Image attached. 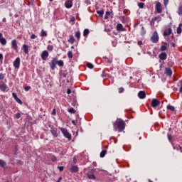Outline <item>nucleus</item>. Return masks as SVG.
Segmentation results:
<instances>
[{
    "label": "nucleus",
    "mask_w": 182,
    "mask_h": 182,
    "mask_svg": "<svg viewBox=\"0 0 182 182\" xmlns=\"http://www.w3.org/2000/svg\"><path fill=\"white\" fill-rule=\"evenodd\" d=\"M178 15H182V6H180L178 8Z\"/></svg>",
    "instance_id": "f704fd0d"
},
{
    "label": "nucleus",
    "mask_w": 182,
    "mask_h": 182,
    "mask_svg": "<svg viewBox=\"0 0 182 182\" xmlns=\"http://www.w3.org/2000/svg\"><path fill=\"white\" fill-rule=\"evenodd\" d=\"M164 73L167 76H171V75H173V71L171 70V68H166Z\"/></svg>",
    "instance_id": "ddd939ff"
},
{
    "label": "nucleus",
    "mask_w": 182,
    "mask_h": 182,
    "mask_svg": "<svg viewBox=\"0 0 182 182\" xmlns=\"http://www.w3.org/2000/svg\"><path fill=\"white\" fill-rule=\"evenodd\" d=\"M60 76H62V77H66V76H68V73H64V72H61L60 73Z\"/></svg>",
    "instance_id": "c03bdc74"
},
{
    "label": "nucleus",
    "mask_w": 182,
    "mask_h": 182,
    "mask_svg": "<svg viewBox=\"0 0 182 182\" xmlns=\"http://www.w3.org/2000/svg\"><path fill=\"white\" fill-rule=\"evenodd\" d=\"M67 93L68 95H70V93H72V90H70V89H68Z\"/></svg>",
    "instance_id": "e2e57ef3"
},
{
    "label": "nucleus",
    "mask_w": 182,
    "mask_h": 182,
    "mask_svg": "<svg viewBox=\"0 0 182 182\" xmlns=\"http://www.w3.org/2000/svg\"><path fill=\"white\" fill-rule=\"evenodd\" d=\"M110 11H106L105 16V19H107L110 15Z\"/></svg>",
    "instance_id": "37998d69"
},
{
    "label": "nucleus",
    "mask_w": 182,
    "mask_h": 182,
    "mask_svg": "<svg viewBox=\"0 0 182 182\" xmlns=\"http://www.w3.org/2000/svg\"><path fill=\"white\" fill-rule=\"evenodd\" d=\"M159 58L161 60H166V59H167V53H161L159 55Z\"/></svg>",
    "instance_id": "f8f14e48"
},
{
    "label": "nucleus",
    "mask_w": 182,
    "mask_h": 182,
    "mask_svg": "<svg viewBox=\"0 0 182 182\" xmlns=\"http://www.w3.org/2000/svg\"><path fill=\"white\" fill-rule=\"evenodd\" d=\"M168 1L169 0H164L165 6H167V5H168Z\"/></svg>",
    "instance_id": "864d4df0"
},
{
    "label": "nucleus",
    "mask_w": 182,
    "mask_h": 182,
    "mask_svg": "<svg viewBox=\"0 0 182 182\" xmlns=\"http://www.w3.org/2000/svg\"><path fill=\"white\" fill-rule=\"evenodd\" d=\"M50 132H51V134H53V136L54 137H58V136H59V134H58V129H56L55 127L50 128Z\"/></svg>",
    "instance_id": "1a4fd4ad"
},
{
    "label": "nucleus",
    "mask_w": 182,
    "mask_h": 182,
    "mask_svg": "<svg viewBox=\"0 0 182 182\" xmlns=\"http://www.w3.org/2000/svg\"><path fill=\"white\" fill-rule=\"evenodd\" d=\"M105 62H107V63H112V62H113V60L110 59V58H105Z\"/></svg>",
    "instance_id": "a19ab883"
},
{
    "label": "nucleus",
    "mask_w": 182,
    "mask_h": 182,
    "mask_svg": "<svg viewBox=\"0 0 182 182\" xmlns=\"http://www.w3.org/2000/svg\"><path fill=\"white\" fill-rule=\"evenodd\" d=\"M68 112H69V113H71V114H75V113H76V110H75V109H73V107L69 108V109H68Z\"/></svg>",
    "instance_id": "2f4dec72"
},
{
    "label": "nucleus",
    "mask_w": 182,
    "mask_h": 182,
    "mask_svg": "<svg viewBox=\"0 0 182 182\" xmlns=\"http://www.w3.org/2000/svg\"><path fill=\"white\" fill-rule=\"evenodd\" d=\"M167 109L168 110H171V112H174L176 110V108L172 105H168Z\"/></svg>",
    "instance_id": "c756f323"
},
{
    "label": "nucleus",
    "mask_w": 182,
    "mask_h": 182,
    "mask_svg": "<svg viewBox=\"0 0 182 182\" xmlns=\"http://www.w3.org/2000/svg\"><path fill=\"white\" fill-rule=\"evenodd\" d=\"M40 36H41L42 38H43L45 36H48V33H46V31H45V30H41Z\"/></svg>",
    "instance_id": "5701e85b"
},
{
    "label": "nucleus",
    "mask_w": 182,
    "mask_h": 182,
    "mask_svg": "<svg viewBox=\"0 0 182 182\" xmlns=\"http://www.w3.org/2000/svg\"><path fill=\"white\" fill-rule=\"evenodd\" d=\"M87 178L90 179V180H95L96 179V176H95V175L93 174H87Z\"/></svg>",
    "instance_id": "cd10ccee"
},
{
    "label": "nucleus",
    "mask_w": 182,
    "mask_h": 182,
    "mask_svg": "<svg viewBox=\"0 0 182 182\" xmlns=\"http://www.w3.org/2000/svg\"><path fill=\"white\" fill-rule=\"evenodd\" d=\"M113 127L115 132L121 133L126 128V123L124 121L120 118L117 119L115 122H113Z\"/></svg>",
    "instance_id": "f257e3e1"
},
{
    "label": "nucleus",
    "mask_w": 182,
    "mask_h": 182,
    "mask_svg": "<svg viewBox=\"0 0 182 182\" xmlns=\"http://www.w3.org/2000/svg\"><path fill=\"white\" fill-rule=\"evenodd\" d=\"M56 65H58V58H55L51 61L50 69L52 70H55V68H56Z\"/></svg>",
    "instance_id": "20e7f679"
},
{
    "label": "nucleus",
    "mask_w": 182,
    "mask_h": 182,
    "mask_svg": "<svg viewBox=\"0 0 182 182\" xmlns=\"http://www.w3.org/2000/svg\"><path fill=\"white\" fill-rule=\"evenodd\" d=\"M164 50H167V46H161V51L164 52Z\"/></svg>",
    "instance_id": "4c0bfd02"
},
{
    "label": "nucleus",
    "mask_w": 182,
    "mask_h": 182,
    "mask_svg": "<svg viewBox=\"0 0 182 182\" xmlns=\"http://www.w3.org/2000/svg\"><path fill=\"white\" fill-rule=\"evenodd\" d=\"M23 52H24V53H26V55H28V53H29V48H28V46L26 44H24L23 46Z\"/></svg>",
    "instance_id": "6ab92c4d"
},
{
    "label": "nucleus",
    "mask_w": 182,
    "mask_h": 182,
    "mask_svg": "<svg viewBox=\"0 0 182 182\" xmlns=\"http://www.w3.org/2000/svg\"><path fill=\"white\" fill-rule=\"evenodd\" d=\"M49 56V53L47 50H44L41 53V59L43 60H46L48 59V57Z\"/></svg>",
    "instance_id": "6e6552de"
},
{
    "label": "nucleus",
    "mask_w": 182,
    "mask_h": 182,
    "mask_svg": "<svg viewBox=\"0 0 182 182\" xmlns=\"http://www.w3.org/2000/svg\"><path fill=\"white\" fill-rule=\"evenodd\" d=\"M89 33H90L89 29L85 28L83 31V36H87V35H89Z\"/></svg>",
    "instance_id": "7c9ffc66"
},
{
    "label": "nucleus",
    "mask_w": 182,
    "mask_h": 182,
    "mask_svg": "<svg viewBox=\"0 0 182 182\" xmlns=\"http://www.w3.org/2000/svg\"><path fill=\"white\" fill-rule=\"evenodd\" d=\"M171 33H173V30L171 29V28H168V29L164 31L163 36L166 37L168 36V35H171Z\"/></svg>",
    "instance_id": "9d476101"
},
{
    "label": "nucleus",
    "mask_w": 182,
    "mask_h": 182,
    "mask_svg": "<svg viewBox=\"0 0 182 182\" xmlns=\"http://www.w3.org/2000/svg\"><path fill=\"white\" fill-rule=\"evenodd\" d=\"M60 130L61 131L65 139H68V140H72V134H70V133H69V132L66 129L60 128Z\"/></svg>",
    "instance_id": "f03ea898"
},
{
    "label": "nucleus",
    "mask_w": 182,
    "mask_h": 182,
    "mask_svg": "<svg viewBox=\"0 0 182 182\" xmlns=\"http://www.w3.org/2000/svg\"><path fill=\"white\" fill-rule=\"evenodd\" d=\"M14 66L16 69H19V66H21V58H17L14 62Z\"/></svg>",
    "instance_id": "39448f33"
},
{
    "label": "nucleus",
    "mask_w": 182,
    "mask_h": 182,
    "mask_svg": "<svg viewBox=\"0 0 182 182\" xmlns=\"http://www.w3.org/2000/svg\"><path fill=\"white\" fill-rule=\"evenodd\" d=\"M52 114L55 116L56 114V109H53L52 112Z\"/></svg>",
    "instance_id": "052dcab7"
},
{
    "label": "nucleus",
    "mask_w": 182,
    "mask_h": 182,
    "mask_svg": "<svg viewBox=\"0 0 182 182\" xmlns=\"http://www.w3.org/2000/svg\"><path fill=\"white\" fill-rule=\"evenodd\" d=\"M179 83L181 84V87L179 89L180 93H182V80L179 81Z\"/></svg>",
    "instance_id": "8fccbe9b"
},
{
    "label": "nucleus",
    "mask_w": 182,
    "mask_h": 182,
    "mask_svg": "<svg viewBox=\"0 0 182 182\" xmlns=\"http://www.w3.org/2000/svg\"><path fill=\"white\" fill-rule=\"evenodd\" d=\"M68 56L69 59H72V58H73V53H72V51L68 52Z\"/></svg>",
    "instance_id": "72a5a7b5"
},
{
    "label": "nucleus",
    "mask_w": 182,
    "mask_h": 182,
    "mask_svg": "<svg viewBox=\"0 0 182 182\" xmlns=\"http://www.w3.org/2000/svg\"><path fill=\"white\" fill-rule=\"evenodd\" d=\"M141 35L143 36L146 35V29L144 28V26H141Z\"/></svg>",
    "instance_id": "c85d7f7f"
},
{
    "label": "nucleus",
    "mask_w": 182,
    "mask_h": 182,
    "mask_svg": "<svg viewBox=\"0 0 182 182\" xmlns=\"http://www.w3.org/2000/svg\"><path fill=\"white\" fill-rule=\"evenodd\" d=\"M0 90H2V92H5V90H6V85H5V84L1 85Z\"/></svg>",
    "instance_id": "393cba45"
},
{
    "label": "nucleus",
    "mask_w": 182,
    "mask_h": 182,
    "mask_svg": "<svg viewBox=\"0 0 182 182\" xmlns=\"http://www.w3.org/2000/svg\"><path fill=\"white\" fill-rule=\"evenodd\" d=\"M62 180H63L62 176H60V177L58 178L57 182H60V181H62Z\"/></svg>",
    "instance_id": "680f3d73"
},
{
    "label": "nucleus",
    "mask_w": 182,
    "mask_h": 182,
    "mask_svg": "<svg viewBox=\"0 0 182 182\" xmlns=\"http://www.w3.org/2000/svg\"><path fill=\"white\" fill-rule=\"evenodd\" d=\"M70 22H75V17H71L70 18Z\"/></svg>",
    "instance_id": "0e129e2a"
},
{
    "label": "nucleus",
    "mask_w": 182,
    "mask_h": 182,
    "mask_svg": "<svg viewBox=\"0 0 182 182\" xmlns=\"http://www.w3.org/2000/svg\"><path fill=\"white\" fill-rule=\"evenodd\" d=\"M173 139V136H171V134H168V140L169 141H171V139Z\"/></svg>",
    "instance_id": "a18cd8bd"
},
{
    "label": "nucleus",
    "mask_w": 182,
    "mask_h": 182,
    "mask_svg": "<svg viewBox=\"0 0 182 182\" xmlns=\"http://www.w3.org/2000/svg\"><path fill=\"white\" fill-rule=\"evenodd\" d=\"M0 43H1L3 46L6 45V39L3 37L2 33H0Z\"/></svg>",
    "instance_id": "4468645a"
},
{
    "label": "nucleus",
    "mask_w": 182,
    "mask_h": 182,
    "mask_svg": "<svg viewBox=\"0 0 182 182\" xmlns=\"http://www.w3.org/2000/svg\"><path fill=\"white\" fill-rule=\"evenodd\" d=\"M138 97H139V99H144V97H146V92L139 91L138 93Z\"/></svg>",
    "instance_id": "2eb2a0df"
},
{
    "label": "nucleus",
    "mask_w": 182,
    "mask_h": 182,
    "mask_svg": "<svg viewBox=\"0 0 182 182\" xmlns=\"http://www.w3.org/2000/svg\"><path fill=\"white\" fill-rule=\"evenodd\" d=\"M17 163L18 164H23V163L22 162V161H21V160H18V161H17Z\"/></svg>",
    "instance_id": "69168bd1"
},
{
    "label": "nucleus",
    "mask_w": 182,
    "mask_h": 182,
    "mask_svg": "<svg viewBox=\"0 0 182 182\" xmlns=\"http://www.w3.org/2000/svg\"><path fill=\"white\" fill-rule=\"evenodd\" d=\"M57 168L58 170H60V171H62L63 170L64 167L63 166H58Z\"/></svg>",
    "instance_id": "4d7b16f0"
},
{
    "label": "nucleus",
    "mask_w": 182,
    "mask_h": 182,
    "mask_svg": "<svg viewBox=\"0 0 182 182\" xmlns=\"http://www.w3.org/2000/svg\"><path fill=\"white\" fill-rule=\"evenodd\" d=\"M75 37L77 38V39H80V31H77L75 33Z\"/></svg>",
    "instance_id": "58836bf2"
},
{
    "label": "nucleus",
    "mask_w": 182,
    "mask_h": 182,
    "mask_svg": "<svg viewBox=\"0 0 182 182\" xmlns=\"http://www.w3.org/2000/svg\"><path fill=\"white\" fill-rule=\"evenodd\" d=\"M68 42L72 44L75 43V37L73 35L69 36Z\"/></svg>",
    "instance_id": "aec40b11"
},
{
    "label": "nucleus",
    "mask_w": 182,
    "mask_h": 182,
    "mask_svg": "<svg viewBox=\"0 0 182 182\" xmlns=\"http://www.w3.org/2000/svg\"><path fill=\"white\" fill-rule=\"evenodd\" d=\"M73 4L72 3V1H67L65 3V6L66 8H70L71 6H73Z\"/></svg>",
    "instance_id": "a211bd4d"
},
{
    "label": "nucleus",
    "mask_w": 182,
    "mask_h": 182,
    "mask_svg": "<svg viewBox=\"0 0 182 182\" xmlns=\"http://www.w3.org/2000/svg\"><path fill=\"white\" fill-rule=\"evenodd\" d=\"M16 102H17V103H18L19 105H22V100H21V99H19L18 97L16 98Z\"/></svg>",
    "instance_id": "79ce46f5"
},
{
    "label": "nucleus",
    "mask_w": 182,
    "mask_h": 182,
    "mask_svg": "<svg viewBox=\"0 0 182 182\" xmlns=\"http://www.w3.org/2000/svg\"><path fill=\"white\" fill-rule=\"evenodd\" d=\"M70 170L71 173H77V171H79V168L76 166H73L70 168Z\"/></svg>",
    "instance_id": "f3484780"
},
{
    "label": "nucleus",
    "mask_w": 182,
    "mask_h": 182,
    "mask_svg": "<svg viewBox=\"0 0 182 182\" xmlns=\"http://www.w3.org/2000/svg\"><path fill=\"white\" fill-rule=\"evenodd\" d=\"M50 159L51 161H53V162L58 161V159L56 158V156L55 155H50Z\"/></svg>",
    "instance_id": "a878e982"
},
{
    "label": "nucleus",
    "mask_w": 182,
    "mask_h": 182,
    "mask_svg": "<svg viewBox=\"0 0 182 182\" xmlns=\"http://www.w3.org/2000/svg\"><path fill=\"white\" fill-rule=\"evenodd\" d=\"M123 12L126 15V14H129V10L125 9H124Z\"/></svg>",
    "instance_id": "bf43d9fd"
},
{
    "label": "nucleus",
    "mask_w": 182,
    "mask_h": 182,
    "mask_svg": "<svg viewBox=\"0 0 182 182\" xmlns=\"http://www.w3.org/2000/svg\"><path fill=\"white\" fill-rule=\"evenodd\" d=\"M24 90L26 92H28V90H31V86H26L24 87Z\"/></svg>",
    "instance_id": "49530a36"
},
{
    "label": "nucleus",
    "mask_w": 182,
    "mask_h": 182,
    "mask_svg": "<svg viewBox=\"0 0 182 182\" xmlns=\"http://www.w3.org/2000/svg\"><path fill=\"white\" fill-rule=\"evenodd\" d=\"M47 49H48V50H49L50 52H52V50H53V46H52V45L48 46Z\"/></svg>",
    "instance_id": "e433bc0d"
},
{
    "label": "nucleus",
    "mask_w": 182,
    "mask_h": 182,
    "mask_svg": "<svg viewBox=\"0 0 182 182\" xmlns=\"http://www.w3.org/2000/svg\"><path fill=\"white\" fill-rule=\"evenodd\" d=\"M12 96L14 98V100H16V98L18 97V96L16 95V94H15L14 92L12 93Z\"/></svg>",
    "instance_id": "5fc2aeb1"
},
{
    "label": "nucleus",
    "mask_w": 182,
    "mask_h": 182,
    "mask_svg": "<svg viewBox=\"0 0 182 182\" xmlns=\"http://www.w3.org/2000/svg\"><path fill=\"white\" fill-rule=\"evenodd\" d=\"M177 33L180 34L181 33V27H178L176 30Z\"/></svg>",
    "instance_id": "de8ad7c7"
},
{
    "label": "nucleus",
    "mask_w": 182,
    "mask_h": 182,
    "mask_svg": "<svg viewBox=\"0 0 182 182\" xmlns=\"http://www.w3.org/2000/svg\"><path fill=\"white\" fill-rule=\"evenodd\" d=\"M159 33H157V31H154L152 36L151 37V41L152 43H157V42H159Z\"/></svg>",
    "instance_id": "7ed1b4c3"
},
{
    "label": "nucleus",
    "mask_w": 182,
    "mask_h": 182,
    "mask_svg": "<svg viewBox=\"0 0 182 182\" xmlns=\"http://www.w3.org/2000/svg\"><path fill=\"white\" fill-rule=\"evenodd\" d=\"M107 154V151L106 149H104L100 152V156L102 159H103V157H105V156H106Z\"/></svg>",
    "instance_id": "412c9836"
},
{
    "label": "nucleus",
    "mask_w": 182,
    "mask_h": 182,
    "mask_svg": "<svg viewBox=\"0 0 182 182\" xmlns=\"http://www.w3.org/2000/svg\"><path fill=\"white\" fill-rule=\"evenodd\" d=\"M57 65H58V66H60L61 68H63V66H64L65 63H63V60H57Z\"/></svg>",
    "instance_id": "bb28decb"
},
{
    "label": "nucleus",
    "mask_w": 182,
    "mask_h": 182,
    "mask_svg": "<svg viewBox=\"0 0 182 182\" xmlns=\"http://www.w3.org/2000/svg\"><path fill=\"white\" fill-rule=\"evenodd\" d=\"M102 77H106V73L105 72L102 73Z\"/></svg>",
    "instance_id": "338daca9"
},
{
    "label": "nucleus",
    "mask_w": 182,
    "mask_h": 182,
    "mask_svg": "<svg viewBox=\"0 0 182 182\" xmlns=\"http://www.w3.org/2000/svg\"><path fill=\"white\" fill-rule=\"evenodd\" d=\"M159 18L160 19V17H159V16H158V17H154V18H153L151 19V26H154V24H155L154 22H155L156 21H157V19H159Z\"/></svg>",
    "instance_id": "4be33fe9"
},
{
    "label": "nucleus",
    "mask_w": 182,
    "mask_h": 182,
    "mask_svg": "<svg viewBox=\"0 0 182 182\" xmlns=\"http://www.w3.org/2000/svg\"><path fill=\"white\" fill-rule=\"evenodd\" d=\"M11 48H13L14 50H18V43L16 39L12 40Z\"/></svg>",
    "instance_id": "9b49d317"
},
{
    "label": "nucleus",
    "mask_w": 182,
    "mask_h": 182,
    "mask_svg": "<svg viewBox=\"0 0 182 182\" xmlns=\"http://www.w3.org/2000/svg\"><path fill=\"white\" fill-rule=\"evenodd\" d=\"M138 6L141 9H143V8H144V3H143V2L138 3Z\"/></svg>",
    "instance_id": "473e14b6"
},
{
    "label": "nucleus",
    "mask_w": 182,
    "mask_h": 182,
    "mask_svg": "<svg viewBox=\"0 0 182 182\" xmlns=\"http://www.w3.org/2000/svg\"><path fill=\"white\" fill-rule=\"evenodd\" d=\"M4 79H5V76L2 73H0V80H4Z\"/></svg>",
    "instance_id": "3c124183"
},
{
    "label": "nucleus",
    "mask_w": 182,
    "mask_h": 182,
    "mask_svg": "<svg viewBox=\"0 0 182 182\" xmlns=\"http://www.w3.org/2000/svg\"><path fill=\"white\" fill-rule=\"evenodd\" d=\"M97 14H98V15H100V16H103L105 11L103 10H100L97 11Z\"/></svg>",
    "instance_id": "c9c22d12"
},
{
    "label": "nucleus",
    "mask_w": 182,
    "mask_h": 182,
    "mask_svg": "<svg viewBox=\"0 0 182 182\" xmlns=\"http://www.w3.org/2000/svg\"><path fill=\"white\" fill-rule=\"evenodd\" d=\"M123 92H124V88L123 87H119V93H123Z\"/></svg>",
    "instance_id": "09e8293b"
},
{
    "label": "nucleus",
    "mask_w": 182,
    "mask_h": 182,
    "mask_svg": "<svg viewBox=\"0 0 182 182\" xmlns=\"http://www.w3.org/2000/svg\"><path fill=\"white\" fill-rule=\"evenodd\" d=\"M152 107H157V106H160V100L154 98L151 101Z\"/></svg>",
    "instance_id": "0eeeda50"
},
{
    "label": "nucleus",
    "mask_w": 182,
    "mask_h": 182,
    "mask_svg": "<svg viewBox=\"0 0 182 182\" xmlns=\"http://www.w3.org/2000/svg\"><path fill=\"white\" fill-rule=\"evenodd\" d=\"M178 150H180L181 153H182V147L181 146H178Z\"/></svg>",
    "instance_id": "774afa93"
},
{
    "label": "nucleus",
    "mask_w": 182,
    "mask_h": 182,
    "mask_svg": "<svg viewBox=\"0 0 182 182\" xmlns=\"http://www.w3.org/2000/svg\"><path fill=\"white\" fill-rule=\"evenodd\" d=\"M36 36L35 34H32L31 36V39H36Z\"/></svg>",
    "instance_id": "13d9d810"
},
{
    "label": "nucleus",
    "mask_w": 182,
    "mask_h": 182,
    "mask_svg": "<svg viewBox=\"0 0 182 182\" xmlns=\"http://www.w3.org/2000/svg\"><path fill=\"white\" fill-rule=\"evenodd\" d=\"M87 66L89 68V69H93V68H95L93 66V64H92L90 63H87Z\"/></svg>",
    "instance_id": "ea45409f"
},
{
    "label": "nucleus",
    "mask_w": 182,
    "mask_h": 182,
    "mask_svg": "<svg viewBox=\"0 0 182 182\" xmlns=\"http://www.w3.org/2000/svg\"><path fill=\"white\" fill-rule=\"evenodd\" d=\"M0 166L3 168H5V166H6V163L5 162V161L0 159Z\"/></svg>",
    "instance_id": "b1692460"
},
{
    "label": "nucleus",
    "mask_w": 182,
    "mask_h": 182,
    "mask_svg": "<svg viewBox=\"0 0 182 182\" xmlns=\"http://www.w3.org/2000/svg\"><path fill=\"white\" fill-rule=\"evenodd\" d=\"M117 31H118L119 32H123L124 31V28H123V25L121 23L117 24Z\"/></svg>",
    "instance_id": "dca6fc26"
},
{
    "label": "nucleus",
    "mask_w": 182,
    "mask_h": 182,
    "mask_svg": "<svg viewBox=\"0 0 182 182\" xmlns=\"http://www.w3.org/2000/svg\"><path fill=\"white\" fill-rule=\"evenodd\" d=\"M137 45H139V46H141V45H143V41H139L137 42Z\"/></svg>",
    "instance_id": "6e6d98bb"
},
{
    "label": "nucleus",
    "mask_w": 182,
    "mask_h": 182,
    "mask_svg": "<svg viewBox=\"0 0 182 182\" xmlns=\"http://www.w3.org/2000/svg\"><path fill=\"white\" fill-rule=\"evenodd\" d=\"M156 11L157 12V14H161V12H163V8L161 7V3L158 2L156 4Z\"/></svg>",
    "instance_id": "423d86ee"
},
{
    "label": "nucleus",
    "mask_w": 182,
    "mask_h": 182,
    "mask_svg": "<svg viewBox=\"0 0 182 182\" xmlns=\"http://www.w3.org/2000/svg\"><path fill=\"white\" fill-rule=\"evenodd\" d=\"M16 119H21V114L20 113H17L16 114Z\"/></svg>",
    "instance_id": "603ef678"
}]
</instances>
